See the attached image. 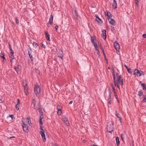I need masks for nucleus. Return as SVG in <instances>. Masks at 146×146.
Instances as JSON below:
<instances>
[{"mask_svg":"<svg viewBox=\"0 0 146 146\" xmlns=\"http://www.w3.org/2000/svg\"><path fill=\"white\" fill-rule=\"evenodd\" d=\"M140 71H139L137 68H136L134 70L133 74L134 75L138 76V75H139V74H140Z\"/></svg>","mask_w":146,"mask_h":146,"instance_id":"nucleus-18","label":"nucleus"},{"mask_svg":"<svg viewBox=\"0 0 146 146\" xmlns=\"http://www.w3.org/2000/svg\"><path fill=\"white\" fill-rule=\"evenodd\" d=\"M34 92L36 96L39 97L40 96V89L39 86L37 84L34 85Z\"/></svg>","mask_w":146,"mask_h":146,"instance_id":"nucleus-3","label":"nucleus"},{"mask_svg":"<svg viewBox=\"0 0 146 146\" xmlns=\"http://www.w3.org/2000/svg\"><path fill=\"white\" fill-rule=\"evenodd\" d=\"M143 38H146V34H143Z\"/></svg>","mask_w":146,"mask_h":146,"instance_id":"nucleus-56","label":"nucleus"},{"mask_svg":"<svg viewBox=\"0 0 146 146\" xmlns=\"http://www.w3.org/2000/svg\"><path fill=\"white\" fill-rule=\"evenodd\" d=\"M62 118L63 121H64V123L66 124L67 126H69V123L67 117L65 115H64L62 117Z\"/></svg>","mask_w":146,"mask_h":146,"instance_id":"nucleus-8","label":"nucleus"},{"mask_svg":"<svg viewBox=\"0 0 146 146\" xmlns=\"http://www.w3.org/2000/svg\"><path fill=\"white\" fill-rule=\"evenodd\" d=\"M116 141L117 146H119L120 144V141H119V137H116Z\"/></svg>","mask_w":146,"mask_h":146,"instance_id":"nucleus-24","label":"nucleus"},{"mask_svg":"<svg viewBox=\"0 0 146 146\" xmlns=\"http://www.w3.org/2000/svg\"><path fill=\"white\" fill-rule=\"evenodd\" d=\"M17 104H18L19 105V104H20V100L19 99H18L17 100Z\"/></svg>","mask_w":146,"mask_h":146,"instance_id":"nucleus-53","label":"nucleus"},{"mask_svg":"<svg viewBox=\"0 0 146 146\" xmlns=\"http://www.w3.org/2000/svg\"><path fill=\"white\" fill-rule=\"evenodd\" d=\"M0 56L3 59V61L5 62L6 61V59H5V57L4 54L3 52H1L0 54Z\"/></svg>","mask_w":146,"mask_h":146,"instance_id":"nucleus-19","label":"nucleus"},{"mask_svg":"<svg viewBox=\"0 0 146 146\" xmlns=\"http://www.w3.org/2000/svg\"><path fill=\"white\" fill-rule=\"evenodd\" d=\"M114 95H115V98H116V99H117L118 102V103H119V100L118 98V96H117V93L116 94H114Z\"/></svg>","mask_w":146,"mask_h":146,"instance_id":"nucleus-33","label":"nucleus"},{"mask_svg":"<svg viewBox=\"0 0 146 146\" xmlns=\"http://www.w3.org/2000/svg\"><path fill=\"white\" fill-rule=\"evenodd\" d=\"M111 31L113 32L115 30L114 28V27L112 26H111Z\"/></svg>","mask_w":146,"mask_h":146,"instance_id":"nucleus-49","label":"nucleus"},{"mask_svg":"<svg viewBox=\"0 0 146 146\" xmlns=\"http://www.w3.org/2000/svg\"><path fill=\"white\" fill-rule=\"evenodd\" d=\"M23 86L24 88V92L26 95L29 94L28 91V82L26 80H23L22 82Z\"/></svg>","mask_w":146,"mask_h":146,"instance_id":"nucleus-2","label":"nucleus"},{"mask_svg":"<svg viewBox=\"0 0 146 146\" xmlns=\"http://www.w3.org/2000/svg\"><path fill=\"white\" fill-rule=\"evenodd\" d=\"M26 122L27 123H28V124L29 125H31V120L30 119V118H29L28 120H27L26 121Z\"/></svg>","mask_w":146,"mask_h":146,"instance_id":"nucleus-34","label":"nucleus"},{"mask_svg":"<svg viewBox=\"0 0 146 146\" xmlns=\"http://www.w3.org/2000/svg\"><path fill=\"white\" fill-rule=\"evenodd\" d=\"M16 67V68L18 70L21 69V66L19 65V63H18V64L17 65V66Z\"/></svg>","mask_w":146,"mask_h":146,"instance_id":"nucleus-30","label":"nucleus"},{"mask_svg":"<svg viewBox=\"0 0 146 146\" xmlns=\"http://www.w3.org/2000/svg\"><path fill=\"white\" fill-rule=\"evenodd\" d=\"M96 21L98 23V24L100 25H101L103 23V21L99 17V16L97 15H96Z\"/></svg>","mask_w":146,"mask_h":146,"instance_id":"nucleus-9","label":"nucleus"},{"mask_svg":"<svg viewBox=\"0 0 146 146\" xmlns=\"http://www.w3.org/2000/svg\"><path fill=\"white\" fill-rule=\"evenodd\" d=\"M13 68L15 69V71L16 72H17V74H18V69L17 68H16V67L15 66H14V67H13Z\"/></svg>","mask_w":146,"mask_h":146,"instance_id":"nucleus-44","label":"nucleus"},{"mask_svg":"<svg viewBox=\"0 0 146 146\" xmlns=\"http://www.w3.org/2000/svg\"><path fill=\"white\" fill-rule=\"evenodd\" d=\"M91 38L92 42L93 44L94 47H98L97 44L94 41V40H95L96 39V36H91Z\"/></svg>","mask_w":146,"mask_h":146,"instance_id":"nucleus-7","label":"nucleus"},{"mask_svg":"<svg viewBox=\"0 0 146 146\" xmlns=\"http://www.w3.org/2000/svg\"><path fill=\"white\" fill-rule=\"evenodd\" d=\"M124 66L127 69V72L130 74H131L132 72L131 71V69L130 68H128L125 64L124 65Z\"/></svg>","mask_w":146,"mask_h":146,"instance_id":"nucleus-23","label":"nucleus"},{"mask_svg":"<svg viewBox=\"0 0 146 146\" xmlns=\"http://www.w3.org/2000/svg\"><path fill=\"white\" fill-rule=\"evenodd\" d=\"M14 54H10L9 55V58L11 59H14Z\"/></svg>","mask_w":146,"mask_h":146,"instance_id":"nucleus-40","label":"nucleus"},{"mask_svg":"<svg viewBox=\"0 0 146 146\" xmlns=\"http://www.w3.org/2000/svg\"><path fill=\"white\" fill-rule=\"evenodd\" d=\"M8 44H9V48H11V44H10V42H8Z\"/></svg>","mask_w":146,"mask_h":146,"instance_id":"nucleus-54","label":"nucleus"},{"mask_svg":"<svg viewBox=\"0 0 146 146\" xmlns=\"http://www.w3.org/2000/svg\"><path fill=\"white\" fill-rule=\"evenodd\" d=\"M141 86L143 90H146V85L145 84H141Z\"/></svg>","mask_w":146,"mask_h":146,"instance_id":"nucleus-27","label":"nucleus"},{"mask_svg":"<svg viewBox=\"0 0 146 146\" xmlns=\"http://www.w3.org/2000/svg\"><path fill=\"white\" fill-rule=\"evenodd\" d=\"M9 117H10L12 120L15 119V118L14 117V115H11L9 116Z\"/></svg>","mask_w":146,"mask_h":146,"instance_id":"nucleus-42","label":"nucleus"},{"mask_svg":"<svg viewBox=\"0 0 146 146\" xmlns=\"http://www.w3.org/2000/svg\"><path fill=\"white\" fill-rule=\"evenodd\" d=\"M53 15L52 14L50 16V17L49 18V20L48 22L47 23V24L48 26V25L50 24V25L52 24L53 20Z\"/></svg>","mask_w":146,"mask_h":146,"instance_id":"nucleus-11","label":"nucleus"},{"mask_svg":"<svg viewBox=\"0 0 146 146\" xmlns=\"http://www.w3.org/2000/svg\"><path fill=\"white\" fill-rule=\"evenodd\" d=\"M42 119L39 118V122L40 125H41V126H42L43 125V123L42 121Z\"/></svg>","mask_w":146,"mask_h":146,"instance_id":"nucleus-32","label":"nucleus"},{"mask_svg":"<svg viewBox=\"0 0 146 146\" xmlns=\"http://www.w3.org/2000/svg\"><path fill=\"white\" fill-rule=\"evenodd\" d=\"M107 16L108 17V20L110 19V18L112 17V15L111 14V13L109 11H107Z\"/></svg>","mask_w":146,"mask_h":146,"instance_id":"nucleus-20","label":"nucleus"},{"mask_svg":"<svg viewBox=\"0 0 146 146\" xmlns=\"http://www.w3.org/2000/svg\"><path fill=\"white\" fill-rule=\"evenodd\" d=\"M140 74H139V75H138L139 76H140L141 75H144L145 74L144 72L142 71L141 70L140 71Z\"/></svg>","mask_w":146,"mask_h":146,"instance_id":"nucleus-37","label":"nucleus"},{"mask_svg":"<svg viewBox=\"0 0 146 146\" xmlns=\"http://www.w3.org/2000/svg\"><path fill=\"white\" fill-rule=\"evenodd\" d=\"M39 106V107L37 109L38 110H39L38 112L40 115H41V114H43V112L42 111V108H41L40 106V105Z\"/></svg>","mask_w":146,"mask_h":146,"instance_id":"nucleus-25","label":"nucleus"},{"mask_svg":"<svg viewBox=\"0 0 146 146\" xmlns=\"http://www.w3.org/2000/svg\"><path fill=\"white\" fill-rule=\"evenodd\" d=\"M39 118L42 119H43L44 118V115L43 114H41V115H40V116Z\"/></svg>","mask_w":146,"mask_h":146,"instance_id":"nucleus-51","label":"nucleus"},{"mask_svg":"<svg viewBox=\"0 0 146 146\" xmlns=\"http://www.w3.org/2000/svg\"><path fill=\"white\" fill-rule=\"evenodd\" d=\"M124 135L123 134H121V138L123 141V139L124 138Z\"/></svg>","mask_w":146,"mask_h":146,"instance_id":"nucleus-47","label":"nucleus"},{"mask_svg":"<svg viewBox=\"0 0 146 146\" xmlns=\"http://www.w3.org/2000/svg\"><path fill=\"white\" fill-rule=\"evenodd\" d=\"M138 95L139 96H143V92L142 90H140L138 92Z\"/></svg>","mask_w":146,"mask_h":146,"instance_id":"nucleus-28","label":"nucleus"},{"mask_svg":"<svg viewBox=\"0 0 146 146\" xmlns=\"http://www.w3.org/2000/svg\"><path fill=\"white\" fill-rule=\"evenodd\" d=\"M113 46L117 51L119 50V45L117 42L116 41L114 42L113 44Z\"/></svg>","mask_w":146,"mask_h":146,"instance_id":"nucleus-10","label":"nucleus"},{"mask_svg":"<svg viewBox=\"0 0 146 146\" xmlns=\"http://www.w3.org/2000/svg\"><path fill=\"white\" fill-rule=\"evenodd\" d=\"M56 52H57V54L58 56L60 58H61L62 60H63V52L62 50L61 49H59L58 50L57 49H56Z\"/></svg>","mask_w":146,"mask_h":146,"instance_id":"nucleus-5","label":"nucleus"},{"mask_svg":"<svg viewBox=\"0 0 146 146\" xmlns=\"http://www.w3.org/2000/svg\"><path fill=\"white\" fill-rule=\"evenodd\" d=\"M111 20L110 21H109V23L111 25H114L115 24V21L113 19L110 18Z\"/></svg>","mask_w":146,"mask_h":146,"instance_id":"nucleus-22","label":"nucleus"},{"mask_svg":"<svg viewBox=\"0 0 146 146\" xmlns=\"http://www.w3.org/2000/svg\"><path fill=\"white\" fill-rule=\"evenodd\" d=\"M22 126L23 130L25 132L28 133L29 131L28 129V125L25 124L23 120L22 121Z\"/></svg>","mask_w":146,"mask_h":146,"instance_id":"nucleus-4","label":"nucleus"},{"mask_svg":"<svg viewBox=\"0 0 146 146\" xmlns=\"http://www.w3.org/2000/svg\"><path fill=\"white\" fill-rule=\"evenodd\" d=\"M103 53V54L104 58V59L106 58V55L105 52Z\"/></svg>","mask_w":146,"mask_h":146,"instance_id":"nucleus-58","label":"nucleus"},{"mask_svg":"<svg viewBox=\"0 0 146 146\" xmlns=\"http://www.w3.org/2000/svg\"><path fill=\"white\" fill-rule=\"evenodd\" d=\"M40 133L41 136L43 141L44 142H45L46 140L44 131H40Z\"/></svg>","mask_w":146,"mask_h":146,"instance_id":"nucleus-12","label":"nucleus"},{"mask_svg":"<svg viewBox=\"0 0 146 146\" xmlns=\"http://www.w3.org/2000/svg\"><path fill=\"white\" fill-rule=\"evenodd\" d=\"M113 5L114 7V9L117 8V3L116 0H113Z\"/></svg>","mask_w":146,"mask_h":146,"instance_id":"nucleus-26","label":"nucleus"},{"mask_svg":"<svg viewBox=\"0 0 146 146\" xmlns=\"http://www.w3.org/2000/svg\"><path fill=\"white\" fill-rule=\"evenodd\" d=\"M111 87H114L113 83H111Z\"/></svg>","mask_w":146,"mask_h":146,"instance_id":"nucleus-64","label":"nucleus"},{"mask_svg":"<svg viewBox=\"0 0 146 146\" xmlns=\"http://www.w3.org/2000/svg\"><path fill=\"white\" fill-rule=\"evenodd\" d=\"M97 51V54L98 56V57H100V52L99 50H98V51Z\"/></svg>","mask_w":146,"mask_h":146,"instance_id":"nucleus-46","label":"nucleus"},{"mask_svg":"<svg viewBox=\"0 0 146 146\" xmlns=\"http://www.w3.org/2000/svg\"><path fill=\"white\" fill-rule=\"evenodd\" d=\"M58 106L60 107L59 105H58L57 106V109H58V111L57 112V114L58 115H60L62 113V111H61V109L60 108H58Z\"/></svg>","mask_w":146,"mask_h":146,"instance_id":"nucleus-21","label":"nucleus"},{"mask_svg":"<svg viewBox=\"0 0 146 146\" xmlns=\"http://www.w3.org/2000/svg\"><path fill=\"white\" fill-rule=\"evenodd\" d=\"M102 32L103 38L104 40H105L106 38V30L105 29H103L102 30Z\"/></svg>","mask_w":146,"mask_h":146,"instance_id":"nucleus-15","label":"nucleus"},{"mask_svg":"<svg viewBox=\"0 0 146 146\" xmlns=\"http://www.w3.org/2000/svg\"><path fill=\"white\" fill-rule=\"evenodd\" d=\"M115 87H117V88L119 89V90L120 89V87L119 86V84H118L117 83H116V86H115Z\"/></svg>","mask_w":146,"mask_h":146,"instance_id":"nucleus-48","label":"nucleus"},{"mask_svg":"<svg viewBox=\"0 0 146 146\" xmlns=\"http://www.w3.org/2000/svg\"><path fill=\"white\" fill-rule=\"evenodd\" d=\"M29 50H30L31 51L32 50L31 49V48H29L28 50V54L29 55V57L30 58V59H31V62H33V57L32 56V55L31 54V53H30V51H29Z\"/></svg>","mask_w":146,"mask_h":146,"instance_id":"nucleus-16","label":"nucleus"},{"mask_svg":"<svg viewBox=\"0 0 146 146\" xmlns=\"http://www.w3.org/2000/svg\"><path fill=\"white\" fill-rule=\"evenodd\" d=\"M119 120L120 121V122L121 123H122V121H121V118L120 117H119Z\"/></svg>","mask_w":146,"mask_h":146,"instance_id":"nucleus-59","label":"nucleus"},{"mask_svg":"<svg viewBox=\"0 0 146 146\" xmlns=\"http://www.w3.org/2000/svg\"><path fill=\"white\" fill-rule=\"evenodd\" d=\"M114 123L113 122L111 121L108 122L106 126L107 131L110 133H111L114 129L113 127Z\"/></svg>","mask_w":146,"mask_h":146,"instance_id":"nucleus-1","label":"nucleus"},{"mask_svg":"<svg viewBox=\"0 0 146 146\" xmlns=\"http://www.w3.org/2000/svg\"><path fill=\"white\" fill-rule=\"evenodd\" d=\"M113 90L114 92V94H116L117 93L115 92V89H113Z\"/></svg>","mask_w":146,"mask_h":146,"instance_id":"nucleus-60","label":"nucleus"},{"mask_svg":"<svg viewBox=\"0 0 146 146\" xmlns=\"http://www.w3.org/2000/svg\"><path fill=\"white\" fill-rule=\"evenodd\" d=\"M109 95L108 98V103L109 104H111V91L110 90V89H109Z\"/></svg>","mask_w":146,"mask_h":146,"instance_id":"nucleus-13","label":"nucleus"},{"mask_svg":"<svg viewBox=\"0 0 146 146\" xmlns=\"http://www.w3.org/2000/svg\"><path fill=\"white\" fill-rule=\"evenodd\" d=\"M19 105L16 104L15 106V108L17 110H18L19 109Z\"/></svg>","mask_w":146,"mask_h":146,"instance_id":"nucleus-41","label":"nucleus"},{"mask_svg":"<svg viewBox=\"0 0 146 146\" xmlns=\"http://www.w3.org/2000/svg\"><path fill=\"white\" fill-rule=\"evenodd\" d=\"M143 101L146 103V97L145 98H144L143 99Z\"/></svg>","mask_w":146,"mask_h":146,"instance_id":"nucleus-57","label":"nucleus"},{"mask_svg":"<svg viewBox=\"0 0 146 146\" xmlns=\"http://www.w3.org/2000/svg\"><path fill=\"white\" fill-rule=\"evenodd\" d=\"M42 126H41V125H40V129L42 130L41 131H44L43 129V127Z\"/></svg>","mask_w":146,"mask_h":146,"instance_id":"nucleus-50","label":"nucleus"},{"mask_svg":"<svg viewBox=\"0 0 146 146\" xmlns=\"http://www.w3.org/2000/svg\"><path fill=\"white\" fill-rule=\"evenodd\" d=\"M115 75L116 76H117L118 78V75H119V74L117 73H116Z\"/></svg>","mask_w":146,"mask_h":146,"instance_id":"nucleus-63","label":"nucleus"},{"mask_svg":"<svg viewBox=\"0 0 146 146\" xmlns=\"http://www.w3.org/2000/svg\"><path fill=\"white\" fill-rule=\"evenodd\" d=\"M115 115H116V116L118 118H119V114L117 113V111H115Z\"/></svg>","mask_w":146,"mask_h":146,"instance_id":"nucleus-43","label":"nucleus"},{"mask_svg":"<svg viewBox=\"0 0 146 146\" xmlns=\"http://www.w3.org/2000/svg\"><path fill=\"white\" fill-rule=\"evenodd\" d=\"M74 14H75V16L74 18H75V19H77V17L78 16V14L77 13L76 11V10H75L74 11Z\"/></svg>","mask_w":146,"mask_h":146,"instance_id":"nucleus-29","label":"nucleus"},{"mask_svg":"<svg viewBox=\"0 0 146 146\" xmlns=\"http://www.w3.org/2000/svg\"><path fill=\"white\" fill-rule=\"evenodd\" d=\"M36 101L35 99H33L32 100V103L31 105V107L34 109L35 108V104Z\"/></svg>","mask_w":146,"mask_h":146,"instance_id":"nucleus-14","label":"nucleus"},{"mask_svg":"<svg viewBox=\"0 0 146 146\" xmlns=\"http://www.w3.org/2000/svg\"><path fill=\"white\" fill-rule=\"evenodd\" d=\"M41 46L43 48H46V46L44 45L43 43H41Z\"/></svg>","mask_w":146,"mask_h":146,"instance_id":"nucleus-45","label":"nucleus"},{"mask_svg":"<svg viewBox=\"0 0 146 146\" xmlns=\"http://www.w3.org/2000/svg\"><path fill=\"white\" fill-rule=\"evenodd\" d=\"M58 25H56L55 26V29L56 31H57L58 29Z\"/></svg>","mask_w":146,"mask_h":146,"instance_id":"nucleus-55","label":"nucleus"},{"mask_svg":"<svg viewBox=\"0 0 146 146\" xmlns=\"http://www.w3.org/2000/svg\"><path fill=\"white\" fill-rule=\"evenodd\" d=\"M116 81L118 84H119L120 83L121 86L123 85V79L122 78L121 75L118 76V78L116 80Z\"/></svg>","mask_w":146,"mask_h":146,"instance_id":"nucleus-6","label":"nucleus"},{"mask_svg":"<svg viewBox=\"0 0 146 146\" xmlns=\"http://www.w3.org/2000/svg\"><path fill=\"white\" fill-rule=\"evenodd\" d=\"M139 2V1H135V4L137 6L138 5Z\"/></svg>","mask_w":146,"mask_h":146,"instance_id":"nucleus-52","label":"nucleus"},{"mask_svg":"<svg viewBox=\"0 0 146 146\" xmlns=\"http://www.w3.org/2000/svg\"><path fill=\"white\" fill-rule=\"evenodd\" d=\"M112 75L113 76H115V70L114 68H113L112 69Z\"/></svg>","mask_w":146,"mask_h":146,"instance_id":"nucleus-38","label":"nucleus"},{"mask_svg":"<svg viewBox=\"0 0 146 146\" xmlns=\"http://www.w3.org/2000/svg\"><path fill=\"white\" fill-rule=\"evenodd\" d=\"M113 77L114 82V85H115V86H116V81H115V76H113Z\"/></svg>","mask_w":146,"mask_h":146,"instance_id":"nucleus-39","label":"nucleus"},{"mask_svg":"<svg viewBox=\"0 0 146 146\" xmlns=\"http://www.w3.org/2000/svg\"><path fill=\"white\" fill-rule=\"evenodd\" d=\"M44 33L45 36L46 38V40L48 41H50V35L48 33L47 31H45Z\"/></svg>","mask_w":146,"mask_h":146,"instance_id":"nucleus-17","label":"nucleus"},{"mask_svg":"<svg viewBox=\"0 0 146 146\" xmlns=\"http://www.w3.org/2000/svg\"><path fill=\"white\" fill-rule=\"evenodd\" d=\"M15 21L16 24H18L19 23V21L17 17H16L15 18Z\"/></svg>","mask_w":146,"mask_h":146,"instance_id":"nucleus-36","label":"nucleus"},{"mask_svg":"<svg viewBox=\"0 0 146 146\" xmlns=\"http://www.w3.org/2000/svg\"><path fill=\"white\" fill-rule=\"evenodd\" d=\"M99 46H100V49L102 50V53H103L104 52V51L103 49V47L101 44H99Z\"/></svg>","mask_w":146,"mask_h":146,"instance_id":"nucleus-31","label":"nucleus"},{"mask_svg":"<svg viewBox=\"0 0 146 146\" xmlns=\"http://www.w3.org/2000/svg\"><path fill=\"white\" fill-rule=\"evenodd\" d=\"M33 46L35 47V48H37L38 46V44L36 43L33 42Z\"/></svg>","mask_w":146,"mask_h":146,"instance_id":"nucleus-35","label":"nucleus"},{"mask_svg":"<svg viewBox=\"0 0 146 146\" xmlns=\"http://www.w3.org/2000/svg\"><path fill=\"white\" fill-rule=\"evenodd\" d=\"M35 71L36 73H39V72H40L39 70L37 69Z\"/></svg>","mask_w":146,"mask_h":146,"instance_id":"nucleus-61","label":"nucleus"},{"mask_svg":"<svg viewBox=\"0 0 146 146\" xmlns=\"http://www.w3.org/2000/svg\"><path fill=\"white\" fill-rule=\"evenodd\" d=\"M15 138V137L14 136H12L10 137L9 138L10 139H12V138Z\"/></svg>","mask_w":146,"mask_h":146,"instance_id":"nucleus-62","label":"nucleus"}]
</instances>
